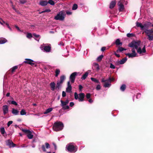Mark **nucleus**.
Returning <instances> with one entry per match:
<instances>
[{
    "label": "nucleus",
    "instance_id": "a211bd4d",
    "mask_svg": "<svg viewBox=\"0 0 153 153\" xmlns=\"http://www.w3.org/2000/svg\"><path fill=\"white\" fill-rule=\"evenodd\" d=\"M114 79L113 78H111L110 77L108 79H105L104 78H102L101 79V82H105L106 81H109L111 82V81H113Z\"/></svg>",
    "mask_w": 153,
    "mask_h": 153
},
{
    "label": "nucleus",
    "instance_id": "a878e982",
    "mask_svg": "<svg viewBox=\"0 0 153 153\" xmlns=\"http://www.w3.org/2000/svg\"><path fill=\"white\" fill-rule=\"evenodd\" d=\"M127 60L126 58H123L121 60L119 61V63L120 64H123L126 62Z\"/></svg>",
    "mask_w": 153,
    "mask_h": 153
},
{
    "label": "nucleus",
    "instance_id": "c85d7f7f",
    "mask_svg": "<svg viewBox=\"0 0 153 153\" xmlns=\"http://www.w3.org/2000/svg\"><path fill=\"white\" fill-rule=\"evenodd\" d=\"M53 110V109L52 108H49L47 109L44 112V114H46L49 113L50 112L52 111Z\"/></svg>",
    "mask_w": 153,
    "mask_h": 153
},
{
    "label": "nucleus",
    "instance_id": "ddd939ff",
    "mask_svg": "<svg viewBox=\"0 0 153 153\" xmlns=\"http://www.w3.org/2000/svg\"><path fill=\"white\" fill-rule=\"evenodd\" d=\"M79 97L78 100L79 101H83L84 98L85 97V94L83 93H80L79 94Z\"/></svg>",
    "mask_w": 153,
    "mask_h": 153
},
{
    "label": "nucleus",
    "instance_id": "c9c22d12",
    "mask_svg": "<svg viewBox=\"0 0 153 153\" xmlns=\"http://www.w3.org/2000/svg\"><path fill=\"white\" fill-rule=\"evenodd\" d=\"M103 56L102 55H101L98 56L97 58V61L99 62L102 59Z\"/></svg>",
    "mask_w": 153,
    "mask_h": 153
},
{
    "label": "nucleus",
    "instance_id": "774afa93",
    "mask_svg": "<svg viewBox=\"0 0 153 153\" xmlns=\"http://www.w3.org/2000/svg\"><path fill=\"white\" fill-rule=\"evenodd\" d=\"M10 95V93H7V94H6V96L9 97V96Z\"/></svg>",
    "mask_w": 153,
    "mask_h": 153
},
{
    "label": "nucleus",
    "instance_id": "412c9836",
    "mask_svg": "<svg viewBox=\"0 0 153 153\" xmlns=\"http://www.w3.org/2000/svg\"><path fill=\"white\" fill-rule=\"evenodd\" d=\"M43 49L45 51L49 52L51 50V47L49 46H45L44 47Z\"/></svg>",
    "mask_w": 153,
    "mask_h": 153
},
{
    "label": "nucleus",
    "instance_id": "c03bdc74",
    "mask_svg": "<svg viewBox=\"0 0 153 153\" xmlns=\"http://www.w3.org/2000/svg\"><path fill=\"white\" fill-rule=\"evenodd\" d=\"M32 35L31 33H28L27 35V37L28 38H30L32 37Z\"/></svg>",
    "mask_w": 153,
    "mask_h": 153
},
{
    "label": "nucleus",
    "instance_id": "39448f33",
    "mask_svg": "<svg viewBox=\"0 0 153 153\" xmlns=\"http://www.w3.org/2000/svg\"><path fill=\"white\" fill-rule=\"evenodd\" d=\"M151 25V23L149 22L147 24H144L143 25L142 24L138 22H136V25L138 27H140L141 30H146Z\"/></svg>",
    "mask_w": 153,
    "mask_h": 153
},
{
    "label": "nucleus",
    "instance_id": "9d476101",
    "mask_svg": "<svg viewBox=\"0 0 153 153\" xmlns=\"http://www.w3.org/2000/svg\"><path fill=\"white\" fill-rule=\"evenodd\" d=\"M25 60L26 61L24 62V63L30 65L32 66L34 65V63H33L34 61L33 60L28 59H26Z\"/></svg>",
    "mask_w": 153,
    "mask_h": 153
},
{
    "label": "nucleus",
    "instance_id": "603ef678",
    "mask_svg": "<svg viewBox=\"0 0 153 153\" xmlns=\"http://www.w3.org/2000/svg\"><path fill=\"white\" fill-rule=\"evenodd\" d=\"M110 68L112 69H114L115 68V66L113 64H112V63H111L110 64Z\"/></svg>",
    "mask_w": 153,
    "mask_h": 153
},
{
    "label": "nucleus",
    "instance_id": "a18cd8bd",
    "mask_svg": "<svg viewBox=\"0 0 153 153\" xmlns=\"http://www.w3.org/2000/svg\"><path fill=\"white\" fill-rule=\"evenodd\" d=\"M74 98L76 100L78 99V95L76 92L74 93Z\"/></svg>",
    "mask_w": 153,
    "mask_h": 153
},
{
    "label": "nucleus",
    "instance_id": "de8ad7c7",
    "mask_svg": "<svg viewBox=\"0 0 153 153\" xmlns=\"http://www.w3.org/2000/svg\"><path fill=\"white\" fill-rule=\"evenodd\" d=\"M19 1L21 3L24 4L26 3L27 0H19Z\"/></svg>",
    "mask_w": 153,
    "mask_h": 153
},
{
    "label": "nucleus",
    "instance_id": "393cba45",
    "mask_svg": "<svg viewBox=\"0 0 153 153\" xmlns=\"http://www.w3.org/2000/svg\"><path fill=\"white\" fill-rule=\"evenodd\" d=\"M55 83L53 82H51L50 84L51 89L52 91H54L55 89Z\"/></svg>",
    "mask_w": 153,
    "mask_h": 153
},
{
    "label": "nucleus",
    "instance_id": "338daca9",
    "mask_svg": "<svg viewBox=\"0 0 153 153\" xmlns=\"http://www.w3.org/2000/svg\"><path fill=\"white\" fill-rule=\"evenodd\" d=\"M5 24L7 25L8 28V27H10L9 24L8 23H7L6 22Z\"/></svg>",
    "mask_w": 153,
    "mask_h": 153
},
{
    "label": "nucleus",
    "instance_id": "2eb2a0df",
    "mask_svg": "<svg viewBox=\"0 0 153 153\" xmlns=\"http://www.w3.org/2000/svg\"><path fill=\"white\" fill-rule=\"evenodd\" d=\"M144 32L147 35L151 34H152V29H146L144 31Z\"/></svg>",
    "mask_w": 153,
    "mask_h": 153
},
{
    "label": "nucleus",
    "instance_id": "8fccbe9b",
    "mask_svg": "<svg viewBox=\"0 0 153 153\" xmlns=\"http://www.w3.org/2000/svg\"><path fill=\"white\" fill-rule=\"evenodd\" d=\"M45 146L46 147V148L47 149L50 148V145L49 144V143H45Z\"/></svg>",
    "mask_w": 153,
    "mask_h": 153
},
{
    "label": "nucleus",
    "instance_id": "13d9d810",
    "mask_svg": "<svg viewBox=\"0 0 153 153\" xmlns=\"http://www.w3.org/2000/svg\"><path fill=\"white\" fill-rule=\"evenodd\" d=\"M82 88H83V87L82 86V85H79V89L80 91H81L82 90Z\"/></svg>",
    "mask_w": 153,
    "mask_h": 153
},
{
    "label": "nucleus",
    "instance_id": "3c124183",
    "mask_svg": "<svg viewBox=\"0 0 153 153\" xmlns=\"http://www.w3.org/2000/svg\"><path fill=\"white\" fill-rule=\"evenodd\" d=\"M91 97V94L89 93H88L86 95V97L87 99H89Z\"/></svg>",
    "mask_w": 153,
    "mask_h": 153
},
{
    "label": "nucleus",
    "instance_id": "423d86ee",
    "mask_svg": "<svg viewBox=\"0 0 153 153\" xmlns=\"http://www.w3.org/2000/svg\"><path fill=\"white\" fill-rule=\"evenodd\" d=\"M22 131L26 134H27V136L29 139H31L33 138V135L32 134L33 131H31L28 130L22 129Z\"/></svg>",
    "mask_w": 153,
    "mask_h": 153
},
{
    "label": "nucleus",
    "instance_id": "6e6552de",
    "mask_svg": "<svg viewBox=\"0 0 153 153\" xmlns=\"http://www.w3.org/2000/svg\"><path fill=\"white\" fill-rule=\"evenodd\" d=\"M2 110L4 115L7 114L9 111L8 107L6 105H4L2 106Z\"/></svg>",
    "mask_w": 153,
    "mask_h": 153
},
{
    "label": "nucleus",
    "instance_id": "79ce46f5",
    "mask_svg": "<svg viewBox=\"0 0 153 153\" xmlns=\"http://www.w3.org/2000/svg\"><path fill=\"white\" fill-rule=\"evenodd\" d=\"M77 5L76 4H74L72 7V9L73 10H76L77 8Z\"/></svg>",
    "mask_w": 153,
    "mask_h": 153
},
{
    "label": "nucleus",
    "instance_id": "bf43d9fd",
    "mask_svg": "<svg viewBox=\"0 0 153 153\" xmlns=\"http://www.w3.org/2000/svg\"><path fill=\"white\" fill-rule=\"evenodd\" d=\"M74 105V103L73 102H71L70 103V106L71 107H72Z\"/></svg>",
    "mask_w": 153,
    "mask_h": 153
},
{
    "label": "nucleus",
    "instance_id": "052dcab7",
    "mask_svg": "<svg viewBox=\"0 0 153 153\" xmlns=\"http://www.w3.org/2000/svg\"><path fill=\"white\" fill-rule=\"evenodd\" d=\"M15 27L19 31H21V30H20L19 27H18L17 26L15 25Z\"/></svg>",
    "mask_w": 153,
    "mask_h": 153
},
{
    "label": "nucleus",
    "instance_id": "09e8293b",
    "mask_svg": "<svg viewBox=\"0 0 153 153\" xmlns=\"http://www.w3.org/2000/svg\"><path fill=\"white\" fill-rule=\"evenodd\" d=\"M101 87L100 85L99 84L97 85L96 89L97 90H99L101 89Z\"/></svg>",
    "mask_w": 153,
    "mask_h": 153
},
{
    "label": "nucleus",
    "instance_id": "e2e57ef3",
    "mask_svg": "<svg viewBox=\"0 0 153 153\" xmlns=\"http://www.w3.org/2000/svg\"><path fill=\"white\" fill-rule=\"evenodd\" d=\"M33 35L36 38H38L39 37V35L36 34H33Z\"/></svg>",
    "mask_w": 153,
    "mask_h": 153
},
{
    "label": "nucleus",
    "instance_id": "ea45409f",
    "mask_svg": "<svg viewBox=\"0 0 153 153\" xmlns=\"http://www.w3.org/2000/svg\"><path fill=\"white\" fill-rule=\"evenodd\" d=\"M48 3L50 4L51 5H54L55 4V3L54 2V1L52 0H49L48 1Z\"/></svg>",
    "mask_w": 153,
    "mask_h": 153
},
{
    "label": "nucleus",
    "instance_id": "aec40b11",
    "mask_svg": "<svg viewBox=\"0 0 153 153\" xmlns=\"http://www.w3.org/2000/svg\"><path fill=\"white\" fill-rule=\"evenodd\" d=\"M7 42V40L4 38H0V44H4Z\"/></svg>",
    "mask_w": 153,
    "mask_h": 153
},
{
    "label": "nucleus",
    "instance_id": "680f3d73",
    "mask_svg": "<svg viewBox=\"0 0 153 153\" xmlns=\"http://www.w3.org/2000/svg\"><path fill=\"white\" fill-rule=\"evenodd\" d=\"M105 47H103L101 48V51H104L106 49Z\"/></svg>",
    "mask_w": 153,
    "mask_h": 153
},
{
    "label": "nucleus",
    "instance_id": "f257e3e1",
    "mask_svg": "<svg viewBox=\"0 0 153 153\" xmlns=\"http://www.w3.org/2000/svg\"><path fill=\"white\" fill-rule=\"evenodd\" d=\"M140 42L139 41H133L131 42L129 44L128 46L132 48L131 50L132 53H126V55L128 56L129 58H133L136 56L137 54L135 52L134 49L137 50V52L140 54H141L142 53L146 52L145 46L141 49L140 47Z\"/></svg>",
    "mask_w": 153,
    "mask_h": 153
},
{
    "label": "nucleus",
    "instance_id": "7c9ffc66",
    "mask_svg": "<svg viewBox=\"0 0 153 153\" xmlns=\"http://www.w3.org/2000/svg\"><path fill=\"white\" fill-rule=\"evenodd\" d=\"M91 79L92 81H93L96 83H100L99 81L98 80L96 79V78H93V77H91Z\"/></svg>",
    "mask_w": 153,
    "mask_h": 153
},
{
    "label": "nucleus",
    "instance_id": "7ed1b4c3",
    "mask_svg": "<svg viewBox=\"0 0 153 153\" xmlns=\"http://www.w3.org/2000/svg\"><path fill=\"white\" fill-rule=\"evenodd\" d=\"M66 148L68 151L71 152H75L77 150V147L74 143H70L66 146Z\"/></svg>",
    "mask_w": 153,
    "mask_h": 153
},
{
    "label": "nucleus",
    "instance_id": "f3484780",
    "mask_svg": "<svg viewBox=\"0 0 153 153\" xmlns=\"http://www.w3.org/2000/svg\"><path fill=\"white\" fill-rule=\"evenodd\" d=\"M12 113L14 115H17L18 114L19 111L17 109L13 108L12 110Z\"/></svg>",
    "mask_w": 153,
    "mask_h": 153
},
{
    "label": "nucleus",
    "instance_id": "a19ab883",
    "mask_svg": "<svg viewBox=\"0 0 153 153\" xmlns=\"http://www.w3.org/2000/svg\"><path fill=\"white\" fill-rule=\"evenodd\" d=\"M0 131L2 134H4L5 133L4 128L3 127L1 128L0 129Z\"/></svg>",
    "mask_w": 153,
    "mask_h": 153
},
{
    "label": "nucleus",
    "instance_id": "4468645a",
    "mask_svg": "<svg viewBox=\"0 0 153 153\" xmlns=\"http://www.w3.org/2000/svg\"><path fill=\"white\" fill-rule=\"evenodd\" d=\"M118 4L119 6V10L120 11H123L124 9V6L123 4L120 1H119L118 3Z\"/></svg>",
    "mask_w": 153,
    "mask_h": 153
},
{
    "label": "nucleus",
    "instance_id": "49530a36",
    "mask_svg": "<svg viewBox=\"0 0 153 153\" xmlns=\"http://www.w3.org/2000/svg\"><path fill=\"white\" fill-rule=\"evenodd\" d=\"M51 11V10L50 9H47L41 12V13H44L45 12H50Z\"/></svg>",
    "mask_w": 153,
    "mask_h": 153
},
{
    "label": "nucleus",
    "instance_id": "0e129e2a",
    "mask_svg": "<svg viewBox=\"0 0 153 153\" xmlns=\"http://www.w3.org/2000/svg\"><path fill=\"white\" fill-rule=\"evenodd\" d=\"M115 55L117 57H119L120 56V55L119 54H117L116 53H115Z\"/></svg>",
    "mask_w": 153,
    "mask_h": 153
},
{
    "label": "nucleus",
    "instance_id": "6ab92c4d",
    "mask_svg": "<svg viewBox=\"0 0 153 153\" xmlns=\"http://www.w3.org/2000/svg\"><path fill=\"white\" fill-rule=\"evenodd\" d=\"M116 4V1L115 0L112 1L110 4L109 7L111 9L113 8Z\"/></svg>",
    "mask_w": 153,
    "mask_h": 153
},
{
    "label": "nucleus",
    "instance_id": "c756f323",
    "mask_svg": "<svg viewBox=\"0 0 153 153\" xmlns=\"http://www.w3.org/2000/svg\"><path fill=\"white\" fill-rule=\"evenodd\" d=\"M65 78V76L64 75H62L60 77V80L59 81L63 83L64 80Z\"/></svg>",
    "mask_w": 153,
    "mask_h": 153
},
{
    "label": "nucleus",
    "instance_id": "6e6d98bb",
    "mask_svg": "<svg viewBox=\"0 0 153 153\" xmlns=\"http://www.w3.org/2000/svg\"><path fill=\"white\" fill-rule=\"evenodd\" d=\"M42 150L44 151V152H46V151L45 149V146L43 145L42 146Z\"/></svg>",
    "mask_w": 153,
    "mask_h": 153
},
{
    "label": "nucleus",
    "instance_id": "20e7f679",
    "mask_svg": "<svg viewBox=\"0 0 153 153\" xmlns=\"http://www.w3.org/2000/svg\"><path fill=\"white\" fill-rule=\"evenodd\" d=\"M65 16V12L62 10L60 12L54 17V19L56 20L63 21L64 20Z\"/></svg>",
    "mask_w": 153,
    "mask_h": 153
},
{
    "label": "nucleus",
    "instance_id": "473e14b6",
    "mask_svg": "<svg viewBox=\"0 0 153 153\" xmlns=\"http://www.w3.org/2000/svg\"><path fill=\"white\" fill-rule=\"evenodd\" d=\"M126 88V86L125 84L122 85L120 87V89L122 91H124Z\"/></svg>",
    "mask_w": 153,
    "mask_h": 153
},
{
    "label": "nucleus",
    "instance_id": "dca6fc26",
    "mask_svg": "<svg viewBox=\"0 0 153 153\" xmlns=\"http://www.w3.org/2000/svg\"><path fill=\"white\" fill-rule=\"evenodd\" d=\"M48 2L46 1H42L39 2V4L42 6H45L47 5Z\"/></svg>",
    "mask_w": 153,
    "mask_h": 153
},
{
    "label": "nucleus",
    "instance_id": "4c0bfd02",
    "mask_svg": "<svg viewBox=\"0 0 153 153\" xmlns=\"http://www.w3.org/2000/svg\"><path fill=\"white\" fill-rule=\"evenodd\" d=\"M127 36L128 37H131L134 36V34L133 33H128L127 34Z\"/></svg>",
    "mask_w": 153,
    "mask_h": 153
},
{
    "label": "nucleus",
    "instance_id": "bb28decb",
    "mask_svg": "<svg viewBox=\"0 0 153 153\" xmlns=\"http://www.w3.org/2000/svg\"><path fill=\"white\" fill-rule=\"evenodd\" d=\"M148 39L150 41L153 40V34L147 35Z\"/></svg>",
    "mask_w": 153,
    "mask_h": 153
},
{
    "label": "nucleus",
    "instance_id": "69168bd1",
    "mask_svg": "<svg viewBox=\"0 0 153 153\" xmlns=\"http://www.w3.org/2000/svg\"><path fill=\"white\" fill-rule=\"evenodd\" d=\"M88 101L90 103H92L93 102V100L91 99H89Z\"/></svg>",
    "mask_w": 153,
    "mask_h": 153
},
{
    "label": "nucleus",
    "instance_id": "cd10ccee",
    "mask_svg": "<svg viewBox=\"0 0 153 153\" xmlns=\"http://www.w3.org/2000/svg\"><path fill=\"white\" fill-rule=\"evenodd\" d=\"M126 49H124L122 47H119L118 49L117 50V52L118 53L120 52H121L124 50H126Z\"/></svg>",
    "mask_w": 153,
    "mask_h": 153
},
{
    "label": "nucleus",
    "instance_id": "f8f14e48",
    "mask_svg": "<svg viewBox=\"0 0 153 153\" xmlns=\"http://www.w3.org/2000/svg\"><path fill=\"white\" fill-rule=\"evenodd\" d=\"M72 87L70 84V81L67 83V87L66 88V91L67 92L71 93V92Z\"/></svg>",
    "mask_w": 153,
    "mask_h": 153
},
{
    "label": "nucleus",
    "instance_id": "f03ea898",
    "mask_svg": "<svg viewBox=\"0 0 153 153\" xmlns=\"http://www.w3.org/2000/svg\"><path fill=\"white\" fill-rule=\"evenodd\" d=\"M63 127V124L62 123L57 122L54 123L53 128L54 131H57L62 130Z\"/></svg>",
    "mask_w": 153,
    "mask_h": 153
},
{
    "label": "nucleus",
    "instance_id": "37998d69",
    "mask_svg": "<svg viewBox=\"0 0 153 153\" xmlns=\"http://www.w3.org/2000/svg\"><path fill=\"white\" fill-rule=\"evenodd\" d=\"M6 22H5L1 18H0V24L4 26V24H5Z\"/></svg>",
    "mask_w": 153,
    "mask_h": 153
},
{
    "label": "nucleus",
    "instance_id": "4be33fe9",
    "mask_svg": "<svg viewBox=\"0 0 153 153\" xmlns=\"http://www.w3.org/2000/svg\"><path fill=\"white\" fill-rule=\"evenodd\" d=\"M104 84V86L105 87H108L110 86L111 84V82H110L109 81H106L105 82Z\"/></svg>",
    "mask_w": 153,
    "mask_h": 153
},
{
    "label": "nucleus",
    "instance_id": "0eeeda50",
    "mask_svg": "<svg viewBox=\"0 0 153 153\" xmlns=\"http://www.w3.org/2000/svg\"><path fill=\"white\" fill-rule=\"evenodd\" d=\"M60 102H61V105L64 109L66 110L69 108V106L67 105L69 102L68 100H66L65 101H63L61 100Z\"/></svg>",
    "mask_w": 153,
    "mask_h": 153
},
{
    "label": "nucleus",
    "instance_id": "e433bc0d",
    "mask_svg": "<svg viewBox=\"0 0 153 153\" xmlns=\"http://www.w3.org/2000/svg\"><path fill=\"white\" fill-rule=\"evenodd\" d=\"M8 102L9 103H10V102H11V104H13V105H17V102L16 101H8Z\"/></svg>",
    "mask_w": 153,
    "mask_h": 153
},
{
    "label": "nucleus",
    "instance_id": "2f4dec72",
    "mask_svg": "<svg viewBox=\"0 0 153 153\" xmlns=\"http://www.w3.org/2000/svg\"><path fill=\"white\" fill-rule=\"evenodd\" d=\"M115 44L117 45H122V43L120 42V41L119 39H117L115 42Z\"/></svg>",
    "mask_w": 153,
    "mask_h": 153
},
{
    "label": "nucleus",
    "instance_id": "5fc2aeb1",
    "mask_svg": "<svg viewBox=\"0 0 153 153\" xmlns=\"http://www.w3.org/2000/svg\"><path fill=\"white\" fill-rule=\"evenodd\" d=\"M66 95V93L64 91H63L62 92V96L63 97H65Z\"/></svg>",
    "mask_w": 153,
    "mask_h": 153
},
{
    "label": "nucleus",
    "instance_id": "f704fd0d",
    "mask_svg": "<svg viewBox=\"0 0 153 153\" xmlns=\"http://www.w3.org/2000/svg\"><path fill=\"white\" fill-rule=\"evenodd\" d=\"M26 114L25 110L24 109H22L20 111V114L22 115H26Z\"/></svg>",
    "mask_w": 153,
    "mask_h": 153
},
{
    "label": "nucleus",
    "instance_id": "5701e85b",
    "mask_svg": "<svg viewBox=\"0 0 153 153\" xmlns=\"http://www.w3.org/2000/svg\"><path fill=\"white\" fill-rule=\"evenodd\" d=\"M88 71L86 72H85V73L82 75L81 79L82 80L85 79L86 78V77H87V76H88Z\"/></svg>",
    "mask_w": 153,
    "mask_h": 153
},
{
    "label": "nucleus",
    "instance_id": "b1692460",
    "mask_svg": "<svg viewBox=\"0 0 153 153\" xmlns=\"http://www.w3.org/2000/svg\"><path fill=\"white\" fill-rule=\"evenodd\" d=\"M62 83L59 81H58L56 84V88L59 89L61 87Z\"/></svg>",
    "mask_w": 153,
    "mask_h": 153
},
{
    "label": "nucleus",
    "instance_id": "1a4fd4ad",
    "mask_svg": "<svg viewBox=\"0 0 153 153\" xmlns=\"http://www.w3.org/2000/svg\"><path fill=\"white\" fill-rule=\"evenodd\" d=\"M76 74L77 73L76 72H74L71 74L70 77V79L72 83H73L74 82Z\"/></svg>",
    "mask_w": 153,
    "mask_h": 153
},
{
    "label": "nucleus",
    "instance_id": "864d4df0",
    "mask_svg": "<svg viewBox=\"0 0 153 153\" xmlns=\"http://www.w3.org/2000/svg\"><path fill=\"white\" fill-rule=\"evenodd\" d=\"M13 123V121H9L7 123V126H9L11 124Z\"/></svg>",
    "mask_w": 153,
    "mask_h": 153
},
{
    "label": "nucleus",
    "instance_id": "72a5a7b5",
    "mask_svg": "<svg viewBox=\"0 0 153 153\" xmlns=\"http://www.w3.org/2000/svg\"><path fill=\"white\" fill-rule=\"evenodd\" d=\"M60 73V70L59 69H56L55 71V76L56 77H57Z\"/></svg>",
    "mask_w": 153,
    "mask_h": 153
},
{
    "label": "nucleus",
    "instance_id": "58836bf2",
    "mask_svg": "<svg viewBox=\"0 0 153 153\" xmlns=\"http://www.w3.org/2000/svg\"><path fill=\"white\" fill-rule=\"evenodd\" d=\"M18 68V66H15L11 69V71L12 72H13L15 70Z\"/></svg>",
    "mask_w": 153,
    "mask_h": 153
},
{
    "label": "nucleus",
    "instance_id": "4d7b16f0",
    "mask_svg": "<svg viewBox=\"0 0 153 153\" xmlns=\"http://www.w3.org/2000/svg\"><path fill=\"white\" fill-rule=\"evenodd\" d=\"M66 13L68 15H71L72 14V12L70 11H66Z\"/></svg>",
    "mask_w": 153,
    "mask_h": 153
},
{
    "label": "nucleus",
    "instance_id": "9b49d317",
    "mask_svg": "<svg viewBox=\"0 0 153 153\" xmlns=\"http://www.w3.org/2000/svg\"><path fill=\"white\" fill-rule=\"evenodd\" d=\"M6 144L10 148L14 147L15 146V144H14L12 141L10 140H8L6 141Z\"/></svg>",
    "mask_w": 153,
    "mask_h": 153
}]
</instances>
